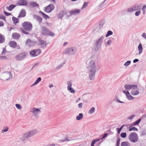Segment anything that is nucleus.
Here are the masks:
<instances>
[{
	"label": "nucleus",
	"mask_w": 146,
	"mask_h": 146,
	"mask_svg": "<svg viewBox=\"0 0 146 146\" xmlns=\"http://www.w3.org/2000/svg\"><path fill=\"white\" fill-rule=\"evenodd\" d=\"M37 132L38 131L36 129L32 130L27 132L23 135V139L25 140L28 139L36 134Z\"/></svg>",
	"instance_id": "7"
},
{
	"label": "nucleus",
	"mask_w": 146,
	"mask_h": 146,
	"mask_svg": "<svg viewBox=\"0 0 146 146\" xmlns=\"http://www.w3.org/2000/svg\"><path fill=\"white\" fill-rule=\"evenodd\" d=\"M124 88L128 91L131 89H137L138 88V86L137 85L126 84L124 86Z\"/></svg>",
	"instance_id": "13"
},
{
	"label": "nucleus",
	"mask_w": 146,
	"mask_h": 146,
	"mask_svg": "<svg viewBox=\"0 0 146 146\" xmlns=\"http://www.w3.org/2000/svg\"><path fill=\"white\" fill-rule=\"evenodd\" d=\"M120 143V139L119 138L117 142L116 146H119Z\"/></svg>",
	"instance_id": "55"
},
{
	"label": "nucleus",
	"mask_w": 146,
	"mask_h": 146,
	"mask_svg": "<svg viewBox=\"0 0 146 146\" xmlns=\"http://www.w3.org/2000/svg\"><path fill=\"white\" fill-rule=\"evenodd\" d=\"M127 11L128 12H132L133 11H134L133 8H129L127 10Z\"/></svg>",
	"instance_id": "52"
},
{
	"label": "nucleus",
	"mask_w": 146,
	"mask_h": 146,
	"mask_svg": "<svg viewBox=\"0 0 146 146\" xmlns=\"http://www.w3.org/2000/svg\"><path fill=\"white\" fill-rule=\"evenodd\" d=\"M39 13L40 14V15L42 16L44 18H49V17L48 15H46L41 11H40Z\"/></svg>",
	"instance_id": "31"
},
{
	"label": "nucleus",
	"mask_w": 146,
	"mask_h": 146,
	"mask_svg": "<svg viewBox=\"0 0 146 146\" xmlns=\"http://www.w3.org/2000/svg\"><path fill=\"white\" fill-rule=\"evenodd\" d=\"M13 72H2L0 76V79L2 80H7L13 78Z\"/></svg>",
	"instance_id": "4"
},
{
	"label": "nucleus",
	"mask_w": 146,
	"mask_h": 146,
	"mask_svg": "<svg viewBox=\"0 0 146 146\" xmlns=\"http://www.w3.org/2000/svg\"><path fill=\"white\" fill-rule=\"evenodd\" d=\"M146 117V115H142L140 118H141V119H142Z\"/></svg>",
	"instance_id": "64"
},
{
	"label": "nucleus",
	"mask_w": 146,
	"mask_h": 146,
	"mask_svg": "<svg viewBox=\"0 0 146 146\" xmlns=\"http://www.w3.org/2000/svg\"><path fill=\"white\" fill-rule=\"evenodd\" d=\"M0 18L4 19L5 18V16L3 14H0Z\"/></svg>",
	"instance_id": "59"
},
{
	"label": "nucleus",
	"mask_w": 146,
	"mask_h": 146,
	"mask_svg": "<svg viewBox=\"0 0 146 146\" xmlns=\"http://www.w3.org/2000/svg\"><path fill=\"white\" fill-rule=\"evenodd\" d=\"M139 61V60L137 59H135L133 60V62L134 63H135L137 62H138Z\"/></svg>",
	"instance_id": "61"
},
{
	"label": "nucleus",
	"mask_w": 146,
	"mask_h": 146,
	"mask_svg": "<svg viewBox=\"0 0 146 146\" xmlns=\"http://www.w3.org/2000/svg\"><path fill=\"white\" fill-rule=\"evenodd\" d=\"M41 32L42 34L45 36L49 35L54 36L55 35L54 33L44 26L42 27Z\"/></svg>",
	"instance_id": "5"
},
{
	"label": "nucleus",
	"mask_w": 146,
	"mask_h": 146,
	"mask_svg": "<svg viewBox=\"0 0 146 146\" xmlns=\"http://www.w3.org/2000/svg\"><path fill=\"white\" fill-rule=\"evenodd\" d=\"M88 2H85L82 8V9H84L86 7H87L88 6Z\"/></svg>",
	"instance_id": "45"
},
{
	"label": "nucleus",
	"mask_w": 146,
	"mask_h": 146,
	"mask_svg": "<svg viewBox=\"0 0 146 146\" xmlns=\"http://www.w3.org/2000/svg\"><path fill=\"white\" fill-rule=\"evenodd\" d=\"M90 79L93 80L94 78L97 69L96 64L94 61L91 60L87 66Z\"/></svg>",
	"instance_id": "1"
},
{
	"label": "nucleus",
	"mask_w": 146,
	"mask_h": 146,
	"mask_svg": "<svg viewBox=\"0 0 146 146\" xmlns=\"http://www.w3.org/2000/svg\"><path fill=\"white\" fill-rule=\"evenodd\" d=\"M11 69V67L10 65L9 64L6 65L4 66L1 69L0 71L1 72H10L9 70Z\"/></svg>",
	"instance_id": "14"
},
{
	"label": "nucleus",
	"mask_w": 146,
	"mask_h": 146,
	"mask_svg": "<svg viewBox=\"0 0 146 146\" xmlns=\"http://www.w3.org/2000/svg\"><path fill=\"white\" fill-rule=\"evenodd\" d=\"M83 104L82 103H80L78 105V107L80 108H81Z\"/></svg>",
	"instance_id": "60"
},
{
	"label": "nucleus",
	"mask_w": 146,
	"mask_h": 146,
	"mask_svg": "<svg viewBox=\"0 0 146 146\" xmlns=\"http://www.w3.org/2000/svg\"><path fill=\"white\" fill-rule=\"evenodd\" d=\"M113 100L114 102H119V103H124L123 102L120 101L119 100L117 99H113Z\"/></svg>",
	"instance_id": "50"
},
{
	"label": "nucleus",
	"mask_w": 146,
	"mask_h": 146,
	"mask_svg": "<svg viewBox=\"0 0 146 146\" xmlns=\"http://www.w3.org/2000/svg\"><path fill=\"white\" fill-rule=\"evenodd\" d=\"M16 4L17 6H26L28 5V2L25 0H19Z\"/></svg>",
	"instance_id": "17"
},
{
	"label": "nucleus",
	"mask_w": 146,
	"mask_h": 146,
	"mask_svg": "<svg viewBox=\"0 0 146 146\" xmlns=\"http://www.w3.org/2000/svg\"><path fill=\"white\" fill-rule=\"evenodd\" d=\"M29 53L31 57H36L40 54L41 51L40 49H34L30 51Z\"/></svg>",
	"instance_id": "11"
},
{
	"label": "nucleus",
	"mask_w": 146,
	"mask_h": 146,
	"mask_svg": "<svg viewBox=\"0 0 146 146\" xmlns=\"http://www.w3.org/2000/svg\"><path fill=\"white\" fill-rule=\"evenodd\" d=\"M4 13L5 15L7 16H8L9 15H12V14L11 13L7 12L5 11H4Z\"/></svg>",
	"instance_id": "48"
},
{
	"label": "nucleus",
	"mask_w": 146,
	"mask_h": 146,
	"mask_svg": "<svg viewBox=\"0 0 146 146\" xmlns=\"http://www.w3.org/2000/svg\"><path fill=\"white\" fill-rule=\"evenodd\" d=\"M113 32L111 31H108L107 33L106 34L105 36L107 37H108L109 36L113 34Z\"/></svg>",
	"instance_id": "39"
},
{
	"label": "nucleus",
	"mask_w": 146,
	"mask_h": 146,
	"mask_svg": "<svg viewBox=\"0 0 146 146\" xmlns=\"http://www.w3.org/2000/svg\"><path fill=\"white\" fill-rule=\"evenodd\" d=\"M131 63V61L130 60H128L126 62H125L124 65L126 66H127L128 65H129Z\"/></svg>",
	"instance_id": "44"
},
{
	"label": "nucleus",
	"mask_w": 146,
	"mask_h": 146,
	"mask_svg": "<svg viewBox=\"0 0 146 146\" xmlns=\"http://www.w3.org/2000/svg\"><path fill=\"white\" fill-rule=\"evenodd\" d=\"M108 134L107 133H105L103 135L102 137L101 138V140H103L104 138Z\"/></svg>",
	"instance_id": "57"
},
{
	"label": "nucleus",
	"mask_w": 146,
	"mask_h": 146,
	"mask_svg": "<svg viewBox=\"0 0 146 146\" xmlns=\"http://www.w3.org/2000/svg\"><path fill=\"white\" fill-rule=\"evenodd\" d=\"M121 146H130V144L128 142L124 141L121 143Z\"/></svg>",
	"instance_id": "34"
},
{
	"label": "nucleus",
	"mask_w": 146,
	"mask_h": 146,
	"mask_svg": "<svg viewBox=\"0 0 146 146\" xmlns=\"http://www.w3.org/2000/svg\"><path fill=\"white\" fill-rule=\"evenodd\" d=\"M67 89L68 91L74 94L76 92L75 91L72 87L68 88Z\"/></svg>",
	"instance_id": "36"
},
{
	"label": "nucleus",
	"mask_w": 146,
	"mask_h": 146,
	"mask_svg": "<svg viewBox=\"0 0 146 146\" xmlns=\"http://www.w3.org/2000/svg\"><path fill=\"white\" fill-rule=\"evenodd\" d=\"M138 49L139 52V54H140L143 51V47L141 43L139 44L138 46Z\"/></svg>",
	"instance_id": "30"
},
{
	"label": "nucleus",
	"mask_w": 146,
	"mask_h": 146,
	"mask_svg": "<svg viewBox=\"0 0 146 146\" xmlns=\"http://www.w3.org/2000/svg\"><path fill=\"white\" fill-rule=\"evenodd\" d=\"M5 40V38L4 35L0 34V43H3Z\"/></svg>",
	"instance_id": "32"
},
{
	"label": "nucleus",
	"mask_w": 146,
	"mask_h": 146,
	"mask_svg": "<svg viewBox=\"0 0 146 146\" xmlns=\"http://www.w3.org/2000/svg\"><path fill=\"white\" fill-rule=\"evenodd\" d=\"M43 19V20L42 19H37V21L39 22L40 25H41L43 23H47L46 19Z\"/></svg>",
	"instance_id": "24"
},
{
	"label": "nucleus",
	"mask_w": 146,
	"mask_h": 146,
	"mask_svg": "<svg viewBox=\"0 0 146 146\" xmlns=\"http://www.w3.org/2000/svg\"><path fill=\"white\" fill-rule=\"evenodd\" d=\"M104 38V36L102 35L95 40L94 48L95 51H98L101 48Z\"/></svg>",
	"instance_id": "3"
},
{
	"label": "nucleus",
	"mask_w": 146,
	"mask_h": 146,
	"mask_svg": "<svg viewBox=\"0 0 146 146\" xmlns=\"http://www.w3.org/2000/svg\"><path fill=\"white\" fill-rule=\"evenodd\" d=\"M65 15H67L66 11L65 10H62L58 15V17L59 18H62Z\"/></svg>",
	"instance_id": "19"
},
{
	"label": "nucleus",
	"mask_w": 146,
	"mask_h": 146,
	"mask_svg": "<svg viewBox=\"0 0 146 146\" xmlns=\"http://www.w3.org/2000/svg\"><path fill=\"white\" fill-rule=\"evenodd\" d=\"M36 43V42L35 41L31 40L30 39H27L26 41V45L29 47L33 46Z\"/></svg>",
	"instance_id": "16"
},
{
	"label": "nucleus",
	"mask_w": 146,
	"mask_h": 146,
	"mask_svg": "<svg viewBox=\"0 0 146 146\" xmlns=\"http://www.w3.org/2000/svg\"><path fill=\"white\" fill-rule=\"evenodd\" d=\"M54 7L53 4H50L47 6L45 7L44 8V10L45 12L49 13L54 9Z\"/></svg>",
	"instance_id": "12"
},
{
	"label": "nucleus",
	"mask_w": 146,
	"mask_h": 146,
	"mask_svg": "<svg viewBox=\"0 0 146 146\" xmlns=\"http://www.w3.org/2000/svg\"><path fill=\"white\" fill-rule=\"evenodd\" d=\"M122 92L125 94L128 100H133L134 99V97L130 95L128 91H125L124 90H123Z\"/></svg>",
	"instance_id": "20"
},
{
	"label": "nucleus",
	"mask_w": 146,
	"mask_h": 146,
	"mask_svg": "<svg viewBox=\"0 0 146 146\" xmlns=\"http://www.w3.org/2000/svg\"><path fill=\"white\" fill-rule=\"evenodd\" d=\"M9 45L11 47L13 48H15L16 47L17 44L15 42L12 41L9 43Z\"/></svg>",
	"instance_id": "26"
},
{
	"label": "nucleus",
	"mask_w": 146,
	"mask_h": 146,
	"mask_svg": "<svg viewBox=\"0 0 146 146\" xmlns=\"http://www.w3.org/2000/svg\"><path fill=\"white\" fill-rule=\"evenodd\" d=\"M127 135V134L126 133H121L120 134V136L121 137L123 138H125Z\"/></svg>",
	"instance_id": "43"
},
{
	"label": "nucleus",
	"mask_w": 146,
	"mask_h": 146,
	"mask_svg": "<svg viewBox=\"0 0 146 146\" xmlns=\"http://www.w3.org/2000/svg\"><path fill=\"white\" fill-rule=\"evenodd\" d=\"M131 126L129 127V131H137L138 130V129L135 127H131Z\"/></svg>",
	"instance_id": "37"
},
{
	"label": "nucleus",
	"mask_w": 146,
	"mask_h": 146,
	"mask_svg": "<svg viewBox=\"0 0 146 146\" xmlns=\"http://www.w3.org/2000/svg\"><path fill=\"white\" fill-rule=\"evenodd\" d=\"M141 13V11H136L135 13V15L136 16H138Z\"/></svg>",
	"instance_id": "56"
},
{
	"label": "nucleus",
	"mask_w": 146,
	"mask_h": 146,
	"mask_svg": "<svg viewBox=\"0 0 146 146\" xmlns=\"http://www.w3.org/2000/svg\"><path fill=\"white\" fill-rule=\"evenodd\" d=\"M8 130L9 128L8 127H4L3 129L2 130L1 132L2 133H4L5 132L7 131Z\"/></svg>",
	"instance_id": "40"
},
{
	"label": "nucleus",
	"mask_w": 146,
	"mask_h": 146,
	"mask_svg": "<svg viewBox=\"0 0 146 146\" xmlns=\"http://www.w3.org/2000/svg\"><path fill=\"white\" fill-rule=\"evenodd\" d=\"M67 84L68 85L67 88L70 87H72V83L71 81H68L67 82Z\"/></svg>",
	"instance_id": "41"
},
{
	"label": "nucleus",
	"mask_w": 146,
	"mask_h": 146,
	"mask_svg": "<svg viewBox=\"0 0 146 146\" xmlns=\"http://www.w3.org/2000/svg\"><path fill=\"white\" fill-rule=\"evenodd\" d=\"M64 63H62L60 64L57 67V69H60L62 67L64 64Z\"/></svg>",
	"instance_id": "51"
},
{
	"label": "nucleus",
	"mask_w": 146,
	"mask_h": 146,
	"mask_svg": "<svg viewBox=\"0 0 146 146\" xmlns=\"http://www.w3.org/2000/svg\"><path fill=\"white\" fill-rule=\"evenodd\" d=\"M16 107L19 110H20L21 109L22 107L19 104H17L15 105Z\"/></svg>",
	"instance_id": "46"
},
{
	"label": "nucleus",
	"mask_w": 146,
	"mask_h": 146,
	"mask_svg": "<svg viewBox=\"0 0 146 146\" xmlns=\"http://www.w3.org/2000/svg\"><path fill=\"white\" fill-rule=\"evenodd\" d=\"M20 35L19 34L14 33L12 34V37L14 39H17L20 37Z\"/></svg>",
	"instance_id": "25"
},
{
	"label": "nucleus",
	"mask_w": 146,
	"mask_h": 146,
	"mask_svg": "<svg viewBox=\"0 0 146 146\" xmlns=\"http://www.w3.org/2000/svg\"><path fill=\"white\" fill-rule=\"evenodd\" d=\"M83 117V115L82 113H80L79 115L76 117V119L77 120H80Z\"/></svg>",
	"instance_id": "33"
},
{
	"label": "nucleus",
	"mask_w": 146,
	"mask_h": 146,
	"mask_svg": "<svg viewBox=\"0 0 146 146\" xmlns=\"http://www.w3.org/2000/svg\"><path fill=\"white\" fill-rule=\"evenodd\" d=\"M29 5L33 7L39 6L38 4L36 2H30L29 3Z\"/></svg>",
	"instance_id": "27"
},
{
	"label": "nucleus",
	"mask_w": 146,
	"mask_h": 146,
	"mask_svg": "<svg viewBox=\"0 0 146 146\" xmlns=\"http://www.w3.org/2000/svg\"><path fill=\"white\" fill-rule=\"evenodd\" d=\"M41 80V78L40 77L38 78L35 81V82L31 86V87H32L37 84H38Z\"/></svg>",
	"instance_id": "29"
},
{
	"label": "nucleus",
	"mask_w": 146,
	"mask_h": 146,
	"mask_svg": "<svg viewBox=\"0 0 146 146\" xmlns=\"http://www.w3.org/2000/svg\"><path fill=\"white\" fill-rule=\"evenodd\" d=\"M33 15V17L34 18H37V19L42 18L41 17H40L39 16L36 15H35V14Z\"/></svg>",
	"instance_id": "53"
},
{
	"label": "nucleus",
	"mask_w": 146,
	"mask_h": 146,
	"mask_svg": "<svg viewBox=\"0 0 146 146\" xmlns=\"http://www.w3.org/2000/svg\"><path fill=\"white\" fill-rule=\"evenodd\" d=\"M23 29H21L22 32L25 34L29 35V33L26 31H30L31 30L33 27L32 24L29 22H25L23 24Z\"/></svg>",
	"instance_id": "2"
},
{
	"label": "nucleus",
	"mask_w": 146,
	"mask_h": 146,
	"mask_svg": "<svg viewBox=\"0 0 146 146\" xmlns=\"http://www.w3.org/2000/svg\"><path fill=\"white\" fill-rule=\"evenodd\" d=\"M146 40V35L145 33H143L141 35Z\"/></svg>",
	"instance_id": "58"
},
{
	"label": "nucleus",
	"mask_w": 146,
	"mask_h": 146,
	"mask_svg": "<svg viewBox=\"0 0 146 146\" xmlns=\"http://www.w3.org/2000/svg\"><path fill=\"white\" fill-rule=\"evenodd\" d=\"M39 41V45L41 46V47L42 48H44L46 46L47 44L46 42L43 40L40 39H38Z\"/></svg>",
	"instance_id": "21"
},
{
	"label": "nucleus",
	"mask_w": 146,
	"mask_h": 146,
	"mask_svg": "<svg viewBox=\"0 0 146 146\" xmlns=\"http://www.w3.org/2000/svg\"><path fill=\"white\" fill-rule=\"evenodd\" d=\"M37 132L38 131L36 129L32 130L27 132L23 135V139L25 140L28 139L36 134Z\"/></svg>",
	"instance_id": "6"
},
{
	"label": "nucleus",
	"mask_w": 146,
	"mask_h": 146,
	"mask_svg": "<svg viewBox=\"0 0 146 146\" xmlns=\"http://www.w3.org/2000/svg\"><path fill=\"white\" fill-rule=\"evenodd\" d=\"M128 138L129 140L133 143L137 142L138 140V135L135 132L131 133L129 136Z\"/></svg>",
	"instance_id": "8"
},
{
	"label": "nucleus",
	"mask_w": 146,
	"mask_h": 146,
	"mask_svg": "<svg viewBox=\"0 0 146 146\" xmlns=\"http://www.w3.org/2000/svg\"><path fill=\"white\" fill-rule=\"evenodd\" d=\"M80 12V10L79 9H74L70 11L69 12L70 16L74 15H77L79 14Z\"/></svg>",
	"instance_id": "18"
},
{
	"label": "nucleus",
	"mask_w": 146,
	"mask_h": 146,
	"mask_svg": "<svg viewBox=\"0 0 146 146\" xmlns=\"http://www.w3.org/2000/svg\"><path fill=\"white\" fill-rule=\"evenodd\" d=\"M26 14V13L25 9H23L20 11L18 17L19 18L23 17L25 16Z\"/></svg>",
	"instance_id": "22"
},
{
	"label": "nucleus",
	"mask_w": 146,
	"mask_h": 146,
	"mask_svg": "<svg viewBox=\"0 0 146 146\" xmlns=\"http://www.w3.org/2000/svg\"><path fill=\"white\" fill-rule=\"evenodd\" d=\"M135 89H132L130 93L133 95L136 96L138 95L139 94V90H135Z\"/></svg>",
	"instance_id": "23"
},
{
	"label": "nucleus",
	"mask_w": 146,
	"mask_h": 146,
	"mask_svg": "<svg viewBox=\"0 0 146 146\" xmlns=\"http://www.w3.org/2000/svg\"><path fill=\"white\" fill-rule=\"evenodd\" d=\"M26 53L25 52H22L17 55L15 57V59L17 60H23L25 58Z\"/></svg>",
	"instance_id": "15"
},
{
	"label": "nucleus",
	"mask_w": 146,
	"mask_h": 146,
	"mask_svg": "<svg viewBox=\"0 0 146 146\" xmlns=\"http://www.w3.org/2000/svg\"><path fill=\"white\" fill-rule=\"evenodd\" d=\"M95 108L94 107L92 108L88 111V113L89 114H92L94 112Z\"/></svg>",
	"instance_id": "35"
},
{
	"label": "nucleus",
	"mask_w": 146,
	"mask_h": 146,
	"mask_svg": "<svg viewBox=\"0 0 146 146\" xmlns=\"http://www.w3.org/2000/svg\"><path fill=\"white\" fill-rule=\"evenodd\" d=\"M133 8L134 11L140 9V6L139 5H136Z\"/></svg>",
	"instance_id": "38"
},
{
	"label": "nucleus",
	"mask_w": 146,
	"mask_h": 146,
	"mask_svg": "<svg viewBox=\"0 0 146 146\" xmlns=\"http://www.w3.org/2000/svg\"><path fill=\"white\" fill-rule=\"evenodd\" d=\"M111 40H108L106 42V46H107V45H110L111 44Z\"/></svg>",
	"instance_id": "54"
},
{
	"label": "nucleus",
	"mask_w": 146,
	"mask_h": 146,
	"mask_svg": "<svg viewBox=\"0 0 146 146\" xmlns=\"http://www.w3.org/2000/svg\"><path fill=\"white\" fill-rule=\"evenodd\" d=\"M135 115H132L131 116H129L127 118L128 119L131 120L132 119L135 117Z\"/></svg>",
	"instance_id": "49"
},
{
	"label": "nucleus",
	"mask_w": 146,
	"mask_h": 146,
	"mask_svg": "<svg viewBox=\"0 0 146 146\" xmlns=\"http://www.w3.org/2000/svg\"><path fill=\"white\" fill-rule=\"evenodd\" d=\"M146 8V5H144L142 9L143 13V14H145V9Z\"/></svg>",
	"instance_id": "47"
},
{
	"label": "nucleus",
	"mask_w": 146,
	"mask_h": 146,
	"mask_svg": "<svg viewBox=\"0 0 146 146\" xmlns=\"http://www.w3.org/2000/svg\"><path fill=\"white\" fill-rule=\"evenodd\" d=\"M141 118H139L138 119L137 121H136L137 123L138 124H139V123H140V122L141 121Z\"/></svg>",
	"instance_id": "62"
},
{
	"label": "nucleus",
	"mask_w": 146,
	"mask_h": 146,
	"mask_svg": "<svg viewBox=\"0 0 146 146\" xmlns=\"http://www.w3.org/2000/svg\"><path fill=\"white\" fill-rule=\"evenodd\" d=\"M12 20L15 25H16L19 22V19H12Z\"/></svg>",
	"instance_id": "42"
},
{
	"label": "nucleus",
	"mask_w": 146,
	"mask_h": 146,
	"mask_svg": "<svg viewBox=\"0 0 146 146\" xmlns=\"http://www.w3.org/2000/svg\"><path fill=\"white\" fill-rule=\"evenodd\" d=\"M16 5L13 4H11L9 7H7L6 9L9 11H11L16 7Z\"/></svg>",
	"instance_id": "28"
},
{
	"label": "nucleus",
	"mask_w": 146,
	"mask_h": 146,
	"mask_svg": "<svg viewBox=\"0 0 146 146\" xmlns=\"http://www.w3.org/2000/svg\"><path fill=\"white\" fill-rule=\"evenodd\" d=\"M141 118H139L138 119L137 121H136L137 123L138 124H139V123H140V122L141 121Z\"/></svg>",
	"instance_id": "63"
},
{
	"label": "nucleus",
	"mask_w": 146,
	"mask_h": 146,
	"mask_svg": "<svg viewBox=\"0 0 146 146\" xmlns=\"http://www.w3.org/2000/svg\"><path fill=\"white\" fill-rule=\"evenodd\" d=\"M42 108H33L31 110L30 112L33 114L34 116L36 118L38 117L39 115L41 112V110Z\"/></svg>",
	"instance_id": "10"
},
{
	"label": "nucleus",
	"mask_w": 146,
	"mask_h": 146,
	"mask_svg": "<svg viewBox=\"0 0 146 146\" xmlns=\"http://www.w3.org/2000/svg\"><path fill=\"white\" fill-rule=\"evenodd\" d=\"M77 50L76 48L74 47L68 48H66L64 51V53L70 55L75 54Z\"/></svg>",
	"instance_id": "9"
}]
</instances>
